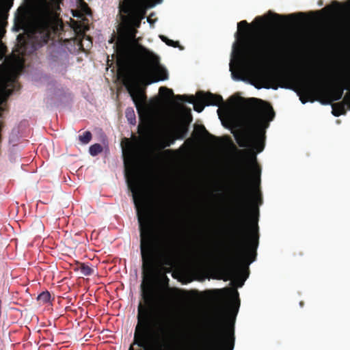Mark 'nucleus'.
<instances>
[{"label": "nucleus", "instance_id": "f257e3e1", "mask_svg": "<svg viewBox=\"0 0 350 350\" xmlns=\"http://www.w3.org/2000/svg\"><path fill=\"white\" fill-rule=\"evenodd\" d=\"M261 170L256 162L252 166L245 157L239 160L236 171V198L237 208L232 226L230 247L224 256L226 269L230 277L240 272L246 275L239 283L241 287L248 277V267L256 260L259 243L258 207L262 204L261 193L258 188L260 181Z\"/></svg>", "mask_w": 350, "mask_h": 350}, {"label": "nucleus", "instance_id": "f03ea898", "mask_svg": "<svg viewBox=\"0 0 350 350\" xmlns=\"http://www.w3.org/2000/svg\"><path fill=\"white\" fill-rule=\"evenodd\" d=\"M125 176L132 192L139 223L140 254L144 275L150 277L157 265L171 266L178 256L179 238L172 222L163 215L154 220L146 208V196L138 170L134 163L138 143L129 138L122 142Z\"/></svg>", "mask_w": 350, "mask_h": 350}, {"label": "nucleus", "instance_id": "7ed1b4c3", "mask_svg": "<svg viewBox=\"0 0 350 350\" xmlns=\"http://www.w3.org/2000/svg\"><path fill=\"white\" fill-rule=\"evenodd\" d=\"M163 0H119L120 58L118 60V74L123 85L131 96L139 116L146 109L147 85L168 79L167 70L160 64L159 56L144 46H138L137 54L143 64L137 70L132 68L131 50L128 46L134 42L142 21L147 10Z\"/></svg>", "mask_w": 350, "mask_h": 350}, {"label": "nucleus", "instance_id": "20e7f679", "mask_svg": "<svg viewBox=\"0 0 350 350\" xmlns=\"http://www.w3.org/2000/svg\"><path fill=\"white\" fill-rule=\"evenodd\" d=\"M141 289L144 305L140 303L138 306L137 323L129 350H168L166 332L161 329L162 334L159 336L155 332L159 322L158 309L163 304V297L150 280L143 282Z\"/></svg>", "mask_w": 350, "mask_h": 350}, {"label": "nucleus", "instance_id": "39448f33", "mask_svg": "<svg viewBox=\"0 0 350 350\" xmlns=\"http://www.w3.org/2000/svg\"><path fill=\"white\" fill-rule=\"evenodd\" d=\"M297 16L303 18L305 17V13L298 12L284 16L269 11L263 16L256 17L252 25L246 21L239 22L237 25L238 31H241L242 39L240 40L239 46L234 43V53L241 63L247 68H260L278 48V40L272 36L252 37L250 33L252 25H256L258 28H261L265 25L267 21L280 25L283 23L284 18L295 19Z\"/></svg>", "mask_w": 350, "mask_h": 350}, {"label": "nucleus", "instance_id": "423d86ee", "mask_svg": "<svg viewBox=\"0 0 350 350\" xmlns=\"http://www.w3.org/2000/svg\"><path fill=\"white\" fill-rule=\"evenodd\" d=\"M251 110L244 116L243 129L238 134H234L235 139L241 148L251 147L257 153L265 148V129L269 122L273 120L275 112L267 103L256 98L247 99Z\"/></svg>", "mask_w": 350, "mask_h": 350}, {"label": "nucleus", "instance_id": "0eeeda50", "mask_svg": "<svg viewBox=\"0 0 350 350\" xmlns=\"http://www.w3.org/2000/svg\"><path fill=\"white\" fill-rule=\"evenodd\" d=\"M234 300L222 304L210 321L208 342L204 350H233L235 342L234 322L240 306L239 293L233 292Z\"/></svg>", "mask_w": 350, "mask_h": 350}, {"label": "nucleus", "instance_id": "6e6552de", "mask_svg": "<svg viewBox=\"0 0 350 350\" xmlns=\"http://www.w3.org/2000/svg\"><path fill=\"white\" fill-rule=\"evenodd\" d=\"M57 30V22L53 13L49 11L40 12L33 19L32 31L28 38L26 40L21 34L17 36L18 53L23 56L33 53L46 44Z\"/></svg>", "mask_w": 350, "mask_h": 350}, {"label": "nucleus", "instance_id": "1a4fd4ad", "mask_svg": "<svg viewBox=\"0 0 350 350\" xmlns=\"http://www.w3.org/2000/svg\"><path fill=\"white\" fill-rule=\"evenodd\" d=\"M8 9L4 5H0V60L3 58L6 53V46L2 42L1 38L5 33L3 25L8 18ZM16 83V77L9 66L5 63H2L0 65V114L1 115L5 110L3 104L13 93Z\"/></svg>", "mask_w": 350, "mask_h": 350}, {"label": "nucleus", "instance_id": "9d476101", "mask_svg": "<svg viewBox=\"0 0 350 350\" xmlns=\"http://www.w3.org/2000/svg\"><path fill=\"white\" fill-rule=\"evenodd\" d=\"M174 97L178 101L193 103L194 110L198 113L202 112L205 106H220L224 103L221 96L211 92L205 93L202 91H198L196 93V101L195 96L193 95H176Z\"/></svg>", "mask_w": 350, "mask_h": 350}, {"label": "nucleus", "instance_id": "9b49d317", "mask_svg": "<svg viewBox=\"0 0 350 350\" xmlns=\"http://www.w3.org/2000/svg\"><path fill=\"white\" fill-rule=\"evenodd\" d=\"M187 122L181 123L173 128L170 131H166L160 135L155 141V146L159 150H163L170 146L176 139H184L188 133V124L192 120L191 114L188 116Z\"/></svg>", "mask_w": 350, "mask_h": 350}, {"label": "nucleus", "instance_id": "f8f14e48", "mask_svg": "<svg viewBox=\"0 0 350 350\" xmlns=\"http://www.w3.org/2000/svg\"><path fill=\"white\" fill-rule=\"evenodd\" d=\"M317 79L319 80V85L323 92L320 97L324 98V100L321 101L323 104L329 105L333 101L340 100L342 98L344 90H350V75L345 79V84L338 83L329 90L325 89L319 77Z\"/></svg>", "mask_w": 350, "mask_h": 350}, {"label": "nucleus", "instance_id": "ddd939ff", "mask_svg": "<svg viewBox=\"0 0 350 350\" xmlns=\"http://www.w3.org/2000/svg\"><path fill=\"white\" fill-rule=\"evenodd\" d=\"M258 81L261 83V87L267 89L277 90L278 87L287 88L286 79L284 75H279L273 71L267 70H259L256 74Z\"/></svg>", "mask_w": 350, "mask_h": 350}, {"label": "nucleus", "instance_id": "4468645a", "mask_svg": "<svg viewBox=\"0 0 350 350\" xmlns=\"http://www.w3.org/2000/svg\"><path fill=\"white\" fill-rule=\"evenodd\" d=\"M299 86L304 95H300L299 99L303 104L308 101L313 102L314 96H319L322 94V90L319 85V80L317 77L310 81H300Z\"/></svg>", "mask_w": 350, "mask_h": 350}, {"label": "nucleus", "instance_id": "2eb2a0df", "mask_svg": "<svg viewBox=\"0 0 350 350\" xmlns=\"http://www.w3.org/2000/svg\"><path fill=\"white\" fill-rule=\"evenodd\" d=\"M332 114L336 117H338L346 113L345 103H342V101L332 104Z\"/></svg>", "mask_w": 350, "mask_h": 350}, {"label": "nucleus", "instance_id": "dca6fc26", "mask_svg": "<svg viewBox=\"0 0 350 350\" xmlns=\"http://www.w3.org/2000/svg\"><path fill=\"white\" fill-rule=\"evenodd\" d=\"M78 269L85 276H89L93 274L94 270L85 263H80Z\"/></svg>", "mask_w": 350, "mask_h": 350}, {"label": "nucleus", "instance_id": "f3484780", "mask_svg": "<svg viewBox=\"0 0 350 350\" xmlns=\"http://www.w3.org/2000/svg\"><path fill=\"white\" fill-rule=\"evenodd\" d=\"M103 146L100 144H94L89 148L90 155L95 157L103 152Z\"/></svg>", "mask_w": 350, "mask_h": 350}, {"label": "nucleus", "instance_id": "a211bd4d", "mask_svg": "<svg viewBox=\"0 0 350 350\" xmlns=\"http://www.w3.org/2000/svg\"><path fill=\"white\" fill-rule=\"evenodd\" d=\"M340 10V5L337 1H333L329 5H327L323 10H327L331 14L338 12Z\"/></svg>", "mask_w": 350, "mask_h": 350}, {"label": "nucleus", "instance_id": "6ab92c4d", "mask_svg": "<svg viewBox=\"0 0 350 350\" xmlns=\"http://www.w3.org/2000/svg\"><path fill=\"white\" fill-rule=\"evenodd\" d=\"M125 113L128 121L131 124H134L136 120L134 109L132 107H129L126 109Z\"/></svg>", "mask_w": 350, "mask_h": 350}, {"label": "nucleus", "instance_id": "aec40b11", "mask_svg": "<svg viewBox=\"0 0 350 350\" xmlns=\"http://www.w3.org/2000/svg\"><path fill=\"white\" fill-rule=\"evenodd\" d=\"M92 138V135L90 131H85L83 135L79 136V139L82 144H88Z\"/></svg>", "mask_w": 350, "mask_h": 350}, {"label": "nucleus", "instance_id": "412c9836", "mask_svg": "<svg viewBox=\"0 0 350 350\" xmlns=\"http://www.w3.org/2000/svg\"><path fill=\"white\" fill-rule=\"evenodd\" d=\"M37 299L40 303L46 304L50 301L51 294L49 291H44L38 296Z\"/></svg>", "mask_w": 350, "mask_h": 350}, {"label": "nucleus", "instance_id": "4be33fe9", "mask_svg": "<svg viewBox=\"0 0 350 350\" xmlns=\"http://www.w3.org/2000/svg\"><path fill=\"white\" fill-rule=\"evenodd\" d=\"M159 38L163 42H164L168 46L173 47L179 46V42L178 41H174L172 40L168 39L166 36L163 35H160Z\"/></svg>", "mask_w": 350, "mask_h": 350}, {"label": "nucleus", "instance_id": "5701e85b", "mask_svg": "<svg viewBox=\"0 0 350 350\" xmlns=\"http://www.w3.org/2000/svg\"><path fill=\"white\" fill-rule=\"evenodd\" d=\"M159 93L161 94L166 93L168 96H174L172 90L167 88V87H161L159 88Z\"/></svg>", "mask_w": 350, "mask_h": 350}, {"label": "nucleus", "instance_id": "b1692460", "mask_svg": "<svg viewBox=\"0 0 350 350\" xmlns=\"http://www.w3.org/2000/svg\"><path fill=\"white\" fill-rule=\"evenodd\" d=\"M342 103H345V106L347 105L349 109H350V92L346 94L342 100Z\"/></svg>", "mask_w": 350, "mask_h": 350}, {"label": "nucleus", "instance_id": "393cba45", "mask_svg": "<svg viewBox=\"0 0 350 350\" xmlns=\"http://www.w3.org/2000/svg\"><path fill=\"white\" fill-rule=\"evenodd\" d=\"M168 291L171 293L174 294V296H178V294H180V292H181L180 290H179L178 288H168Z\"/></svg>", "mask_w": 350, "mask_h": 350}, {"label": "nucleus", "instance_id": "a878e982", "mask_svg": "<svg viewBox=\"0 0 350 350\" xmlns=\"http://www.w3.org/2000/svg\"><path fill=\"white\" fill-rule=\"evenodd\" d=\"M163 284L168 288L169 286V278L167 275L163 276Z\"/></svg>", "mask_w": 350, "mask_h": 350}, {"label": "nucleus", "instance_id": "bb28decb", "mask_svg": "<svg viewBox=\"0 0 350 350\" xmlns=\"http://www.w3.org/2000/svg\"><path fill=\"white\" fill-rule=\"evenodd\" d=\"M2 117V115L0 114V118ZM4 126L3 122L0 120V133H1L2 129ZM1 142V133H0V143Z\"/></svg>", "mask_w": 350, "mask_h": 350}, {"label": "nucleus", "instance_id": "cd10ccee", "mask_svg": "<svg viewBox=\"0 0 350 350\" xmlns=\"http://www.w3.org/2000/svg\"><path fill=\"white\" fill-rule=\"evenodd\" d=\"M199 129L200 131H202L206 134H208V132L206 130L205 127L203 125L199 126Z\"/></svg>", "mask_w": 350, "mask_h": 350}, {"label": "nucleus", "instance_id": "c85d7f7f", "mask_svg": "<svg viewBox=\"0 0 350 350\" xmlns=\"http://www.w3.org/2000/svg\"><path fill=\"white\" fill-rule=\"evenodd\" d=\"M207 256V253L204 251H202L200 253V257L202 258H205Z\"/></svg>", "mask_w": 350, "mask_h": 350}, {"label": "nucleus", "instance_id": "c756f323", "mask_svg": "<svg viewBox=\"0 0 350 350\" xmlns=\"http://www.w3.org/2000/svg\"><path fill=\"white\" fill-rule=\"evenodd\" d=\"M147 21H148V23H152V21H151V19L150 18H148Z\"/></svg>", "mask_w": 350, "mask_h": 350}, {"label": "nucleus", "instance_id": "7c9ffc66", "mask_svg": "<svg viewBox=\"0 0 350 350\" xmlns=\"http://www.w3.org/2000/svg\"><path fill=\"white\" fill-rule=\"evenodd\" d=\"M239 152L240 153H241V154L245 153V150H239Z\"/></svg>", "mask_w": 350, "mask_h": 350}, {"label": "nucleus", "instance_id": "2f4dec72", "mask_svg": "<svg viewBox=\"0 0 350 350\" xmlns=\"http://www.w3.org/2000/svg\"><path fill=\"white\" fill-rule=\"evenodd\" d=\"M239 33H240L242 35L241 31L237 32V34H239Z\"/></svg>", "mask_w": 350, "mask_h": 350}]
</instances>
